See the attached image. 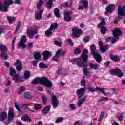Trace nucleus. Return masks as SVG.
<instances>
[{
  "instance_id": "obj_1",
  "label": "nucleus",
  "mask_w": 125,
  "mask_h": 125,
  "mask_svg": "<svg viewBox=\"0 0 125 125\" xmlns=\"http://www.w3.org/2000/svg\"><path fill=\"white\" fill-rule=\"evenodd\" d=\"M87 53H88V50L84 49L82 52V58L73 59L71 60V62L72 63H77V67H79V68H83H83H87V64L83 62H86L87 59H88Z\"/></svg>"
},
{
  "instance_id": "obj_2",
  "label": "nucleus",
  "mask_w": 125,
  "mask_h": 125,
  "mask_svg": "<svg viewBox=\"0 0 125 125\" xmlns=\"http://www.w3.org/2000/svg\"><path fill=\"white\" fill-rule=\"evenodd\" d=\"M31 83L33 85L37 84V83H40V84H43V85L47 86V87H48L49 88L52 87V83H51L50 81L46 78V77H36L31 82Z\"/></svg>"
},
{
  "instance_id": "obj_3",
  "label": "nucleus",
  "mask_w": 125,
  "mask_h": 125,
  "mask_svg": "<svg viewBox=\"0 0 125 125\" xmlns=\"http://www.w3.org/2000/svg\"><path fill=\"white\" fill-rule=\"evenodd\" d=\"M86 90V88L83 87L82 88L79 89L76 91V94L77 95V97L78 98V103H77V106L79 108L82 107V105L83 103H84L86 101V96H83V95L85 93V90Z\"/></svg>"
},
{
  "instance_id": "obj_4",
  "label": "nucleus",
  "mask_w": 125,
  "mask_h": 125,
  "mask_svg": "<svg viewBox=\"0 0 125 125\" xmlns=\"http://www.w3.org/2000/svg\"><path fill=\"white\" fill-rule=\"evenodd\" d=\"M100 19H101L102 21L98 24L97 27L100 29V32L102 35H105L107 32V28L104 26V25H106L105 19L102 17H100Z\"/></svg>"
},
{
  "instance_id": "obj_5",
  "label": "nucleus",
  "mask_w": 125,
  "mask_h": 125,
  "mask_svg": "<svg viewBox=\"0 0 125 125\" xmlns=\"http://www.w3.org/2000/svg\"><path fill=\"white\" fill-rule=\"evenodd\" d=\"M123 34V32L119 28H116L113 31L112 35L113 37L115 39H112L111 42L113 44L116 43L117 42V40H119L120 38H119L121 35Z\"/></svg>"
},
{
  "instance_id": "obj_6",
  "label": "nucleus",
  "mask_w": 125,
  "mask_h": 125,
  "mask_svg": "<svg viewBox=\"0 0 125 125\" xmlns=\"http://www.w3.org/2000/svg\"><path fill=\"white\" fill-rule=\"evenodd\" d=\"M26 42H27V37L26 35H23L21 37V40L18 44V47L20 48H26Z\"/></svg>"
},
{
  "instance_id": "obj_7",
  "label": "nucleus",
  "mask_w": 125,
  "mask_h": 125,
  "mask_svg": "<svg viewBox=\"0 0 125 125\" xmlns=\"http://www.w3.org/2000/svg\"><path fill=\"white\" fill-rule=\"evenodd\" d=\"M26 34L27 37H28L30 39H33V38H34V36L38 34V30L31 27L30 29H27Z\"/></svg>"
},
{
  "instance_id": "obj_8",
  "label": "nucleus",
  "mask_w": 125,
  "mask_h": 125,
  "mask_svg": "<svg viewBox=\"0 0 125 125\" xmlns=\"http://www.w3.org/2000/svg\"><path fill=\"white\" fill-rule=\"evenodd\" d=\"M110 74L112 76H115V75H117L118 77L119 78H122L124 76V73L122 72V71L118 68H116L115 69H112L110 70Z\"/></svg>"
},
{
  "instance_id": "obj_9",
  "label": "nucleus",
  "mask_w": 125,
  "mask_h": 125,
  "mask_svg": "<svg viewBox=\"0 0 125 125\" xmlns=\"http://www.w3.org/2000/svg\"><path fill=\"white\" fill-rule=\"evenodd\" d=\"M118 18H120L121 16L124 17L125 15V5L123 6L122 7L121 5H118Z\"/></svg>"
},
{
  "instance_id": "obj_10",
  "label": "nucleus",
  "mask_w": 125,
  "mask_h": 125,
  "mask_svg": "<svg viewBox=\"0 0 125 125\" xmlns=\"http://www.w3.org/2000/svg\"><path fill=\"white\" fill-rule=\"evenodd\" d=\"M51 100L53 108H54V109H56L59 105V101L57 99V97L55 95H52Z\"/></svg>"
},
{
  "instance_id": "obj_11",
  "label": "nucleus",
  "mask_w": 125,
  "mask_h": 125,
  "mask_svg": "<svg viewBox=\"0 0 125 125\" xmlns=\"http://www.w3.org/2000/svg\"><path fill=\"white\" fill-rule=\"evenodd\" d=\"M72 32L74 38H79L80 35L83 33V31L81 29L76 28H72Z\"/></svg>"
},
{
  "instance_id": "obj_12",
  "label": "nucleus",
  "mask_w": 125,
  "mask_h": 125,
  "mask_svg": "<svg viewBox=\"0 0 125 125\" xmlns=\"http://www.w3.org/2000/svg\"><path fill=\"white\" fill-rule=\"evenodd\" d=\"M115 6L114 4H110L105 9V14L113 13V11H115Z\"/></svg>"
},
{
  "instance_id": "obj_13",
  "label": "nucleus",
  "mask_w": 125,
  "mask_h": 125,
  "mask_svg": "<svg viewBox=\"0 0 125 125\" xmlns=\"http://www.w3.org/2000/svg\"><path fill=\"white\" fill-rule=\"evenodd\" d=\"M92 54L93 56L94 59H95V60L97 62V63H99V64L101 63V61H102V58L101 57V55H100V53L96 52Z\"/></svg>"
},
{
  "instance_id": "obj_14",
  "label": "nucleus",
  "mask_w": 125,
  "mask_h": 125,
  "mask_svg": "<svg viewBox=\"0 0 125 125\" xmlns=\"http://www.w3.org/2000/svg\"><path fill=\"white\" fill-rule=\"evenodd\" d=\"M42 54L43 55V59L44 61H46L51 56V52L47 50L43 52Z\"/></svg>"
},
{
  "instance_id": "obj_15",
  "label": "nucleus",
  "mask_w": 125,
  "mask_h": 125,
  "mask_svg": "<svg viewBox=\"0 0 125 125\" xmlns=\"http://www.w3.org/2000/svg\"><path fill=\"white\" fill-rule=\"evenodd\" d=\"M15 65L16 69H17V71H19V72H21V71H22V63H21L20 60H17Z\"/></svg>"
},
{
  "instance_id": "obj_16",
  "label": "nucleus",
  "mask_w": 125,
  "mask_h": 125,
  "mask_svg": "<svg viewBox=\"0 0 125 125\" xmlns=\"http://www.w3.org/2000/svg\"><path fill=\"white\" fill-rule=\"evenodd\" d=\"M15 115L13 113V110L11 108H9L8 114V121H10L11 120H13V118Z\"/></svg>"
},
{
  "instance_id": "obj_17",
  "label": "nucleus",
  "mask_w": 125,
  "mask_h": 125,
  "mask_svg": "<svg viewBox=\"0 0 125 125\" xmlns=\"http://www.w3.org/2000/svg\"><path fill=\"white\" fill-rule=\"evenodd\" d=\"M7 119V113L5 112H2L0 114V121L1 122H3L4 120Z\"/></svg>"
},
{
  "instance_id": "obj_18",
  "label": "nucleus",
  "mask_w": 125,
  "mask_h": 125,
  "mask_svg": "<svg viewBox=\"0 0 125 125\" xmlns=\"http://www.w3.org/2000/svg\"><path fill=\"white\" fill-rule=\"evenodd\" d=\"M43 13V9L40 10L39 12L35 13V18L37 20H41L42 19V15Z\"/></svg>"
},
{
  "instance_id": "obj_19",
  "label": "nucleus",
  "mask_w": 125,
  "mask_h": 125,
  "mask_svg": "<svg viewBox=\"0 0 125 125\" xmlns=\"http://www.w3.org/2000/svg\"><path fill=\"white\" fill-rule=\"evenodd\" d=\"M50 109H51V106H46L45 108L42 111V114L43 115H46V114H48V113H49V111H50Z\"/></svg>"
},
{
  "instance_id": "obj_20",
  "label": "nucleus",
  "mask_w": 125,
  "mask_h": 125,
  "mask_svg": "<svg viewBox=\"0 0 125 125\" xmlns=\"http://www.w3.org/2000/svg\"><path fill=\"white\" fill-rule=\"evenodd\" d=\"M64 19L65 22H71V21H72V18H71V16L65 13H64Z\"/></svg>"
},
{
  "instance_id": "obj_21",
  "label": "nucleus",
  "mask_w": 125,
  "mask_h": 125,
  "mask_svg": "<svg viewBox=\"0 0 125 125\" xmlns=\"http://www.w3.org/2000/svg\"><path fill=\"white\" fill-rule=\"evenodd\" d=\"M109 57L111 60H113V61L115 62H119V61H120V59H119L117 56H114L113 54H110Z\"/></svg>"
},
{
  "instance_id": "obj_22",
  "label": "nucleus",
  "mask_w": 125,
  "mask_h": 125,
  "mask_svg": "<svg viewBox=\"0 0 125 125\" xmlns=\"http://www.w3.org/2000/svg\"><path fill=\"white\" fill-rule=\"evenodd\" d=\"M89 66L90 69L96 70H98V67L99 65H98V64L91 63H90Z\"/></svg>"
},
{
  "instance_id": "obj_23",
  "label": "nucleus",
  "mask_w": 125,
  "mask_h": 125,
  "mask_svg": "<svg viewBox=\"0 0 125 125\" xmlns=\"http://www.w3.org/2000/svg\"><path fill=\"white\" fill-rule=\"evenodd\" d=\"M8 7H9L5 5V4L3 5L2 4L0 10L1 11H3L4 12H7L8 11Z\"/></svg>"
},
{
  "instance_id": "obj_24",
  "label": "nucleus",
  "mask_w": 125,
  "mask_h": 125,
  "mask_svg": "<svg viewBox=\"0 0 125 125\" xmlns=\"http://www.w3.org/2000/svg\"><path fill=\"white\" fill-rule=\"evenodd\" d=\"M108 49H109V48H108V46L107 45L103 46V47H100V51H101L102 53H104V52H106V51H107Z\"/></svg>"
},
{
  "instance_id": "obj_25",
  "label": "nucleus",
  "mask_w": 125,
  "mask_h": 125,
  "mask_svg": "<svg viewBox=\"0 0 125 125\" xmlns=\"http://www.w3.org/2000/svg\"><path fill=\"white\" fill-rule=\"evenodd\" d=\"M54 15H55L56 17H57V18H60V13L59 9H58V8H56L54 9Z\"/></svg>"
},
{
  "instance_id": "obj_26",
  "label": "nucleus",
  "mask_w": 125,
  "mask_h": 125,
  "mask_svg": "<svg viewBox=\"0 0 125 125\" xmlns=\"http://www.w3.org/2000/svg\"><path fill=\"white\" fill-rule=\"evenodd\" d=\"M6 52H2L0 54L1 58H4V60H7V59H8V55Z\"/></svg>"
},
{
  "instance_id": "obj_27",
  "label": "nucleus",
  "mask_w": 125,
  "mask_h": 125,
  "mask_svg": "<svg viewBox=\"0 0 125 125\" xmlns=\"http://www.w3.org/2000/svg\"><path fill=\"white\" fill-rule=\"evenodd\" d=\"M53 0H49V1L47 2V8L48 9H51L52 8V6L53 5Z\"/></svg>"
},
{
  "instance_id": "obj_28",
  "label": "nucleus",
  "mask_w": 125,
  "mask_h": 125,
  "mask_svg": "<svg viewBox=\"0 0 125 125\" xmlns=\"http://www.w3.org/2000/svg\"><path fill=\"white\" fill-rule=\"evenodd\" d=\"M0 50L1 52H6V51H7V47L4 45L0 44Z\"/></svg>"
},
{
  "instance_id": "obj_29",
  "label": "nucleus",
  "mask_w": 125,
  "mask_h": 125,
  "mask_svg": "<svg viewBox=\"0 0 125 125\" xmlns=\"http://www.w3.org/2000/svg\"><path fill=\"white\" fill-rule=\"evenodd\" d=\"M81 2L86 9L88 8V2L86 0H82Z\"/></svg>"
},
{
  "instance_id": "obj_30",
  "label": "nucleus",
  "mask_w": 125,
  "mask_h": 125,
  "mask_svg": "<svg viewBox=\"0 0 125 125\" xmlns=\"http://www.w3.org/2000/svg\"><path fill=\"white\" fill-rule=\"evenodd\" d=\"M14 2H13V0H5L4 2V4H5L6 5H7V6H8L9 7L10 5H12V4H13Z\"/></svg>"
},
{
  "instance_id": "obj_31",
  "label": "nucleus",
  "mask_w": 125,
  "mask_h": 125,
  "mask_svg": "<svg viewBox=\"0 0 125 125\" xmlns=\"http://www.w3.org/2000/svg\"><path fill=\"white\" fill-rule=\"evenodd\" d=\"M45 35L47 38H49L52 35V31L49 28L45 32Z\"/></svg>"
},
{
  "instance_id": "obj_32",
  "label": "nucleus",
  "mask_w": 125,
  "mask_h": 125,
  "mask_svg": "<svg viewBox=\"0 0 125 125\" xmlns=\"http://www.w3.org/2000/svg\"><path fill=\"white\" fill-rule=\"evenodd\" d=\"M39 67L40 69H47L48 66L46 64H44L43 62H41L39 64Z\"/></svg>"
},
{
  "instance_id": "obj_33",
  "label": "nucleus",
  "mask_w": 125,
  "mask_h": 125,
  "mask_svg": "<svg viewBox=\"0 0 125 125\" xmlns=\"http://www.w3.org/2000/svg\"><path fill=\"white\" fill-rule=\"evenodd\" d=\"M96 90H98V91H101L102 93L104 94V95H106L107 93L105 92V90H104V88H100L98 86L96 87Z\"/></svg>"
},
{
  "instance_id": "obj_34",
  "label": "nucleus",
  "mask_w": 125,
  "mask_h": 125,
  "mask_svg": "<svg viewBox=\"0 0 125 125\" xmlns=\"http://www.w3.org/2000/svg\"><path fill=\"white\" fill-rule=\"evenodd\" d=\"M13 80L15 81V83H19L20 80H19V75L18 74H15L13 77Z\"/></svg>"
},
{
  "instance_id": "obj_35",
  "label": "nucleus",
  "mask_w": 125,
  "mask_h": 125,
  "mask_svg": "<svg viewBox=\"0 0 125 125\" xmlns=\"http://www.w3.org/2000/svg\"><path fill=\"white\" fill-rule=\"evenodd\" d=\"M90 49L91 50V53L92 54H94L95 53V50L96 49V47H95V45L93 44L90 47Z\"/></svg>"
},
{
  "instance_id": "obj_36",
  "label": "nucleus",
  "mask_w": 125,
  "mask_h": 125,
  "mask_svg": "<svg viewBox=\"0 0 125 125\" xmlns=\"http://www.w3.org/2000/svg\"><path fill=\"white\" fill-rule=\"evenodd\" d=\"M58 27V24L56 23H53V24H51L50 28L49 30H55L56 29H57Z\"/></svg>"
},
{
  "instance_id": "obj_37",
  "label": "nucleus",
  "mask_w": 125,
  "mask_h": 125,
  "mask_svg": "<svg viewBox=\"0 0 125 125\" xmlns=\"http://www.w3.org/2000/svg\"><path fill=\"white\" fill-rule=\"evenodd\" d=\"M31 77V73H30L29 71H26L24 73V79L26 80L29 79Z\"/></svg>"
},
{
  "instance_id": "obj_38",
  "label": "nucleus",
  "mask_w": 125,
  "mask_h": 125,
  "mask_svg": "<svg viewBox=\"0 0 125 125\" xmlns=\"http://www.w3.org/2000/svg\"><path fill=\"white\" fill-rule=\"evenodd\" d=\"M7 18L10 24H12L13 23V21L15 20V17H7Z\"/></svg>"
},
{
  "instance_id": "obj_39",
  "label": "nucleus",
  "mask_w": 125,
  "mask_h": 125,
  "mask_svg": "<svg viewBox=\"0 0 125 125\" xmlns=\"http://www.w3.org/2000/svg\"><path fill=\"white\" fill-rule=\"evenodd\" d=\"M43 4H44V3L43 2V1L42 0H39V3L37 4V8H38V9H41L42 5H43Z\"/></svg>"
},
{
  "instance_id": "obj_40",
  "label": "nucleus",
  "mask_w": 125,
  "mask_h": 125,
  "mask_svg": "<svg viewBox=\"0 0 125 125\" xmlns=\"http://www.w3.org/2000/svg\"><path fill=\"white\" fill-rule=\"evenodd\" d=\"M21 27V22L19 21L18 22L17 24L16 29V30L15 31V34H16V33H17L19 31Z\"/></svg>"
},
{
  "instance_id": "obj_41",
  "label": "nucleus",
  "mask_w": 125,
  "mask_h": 125,
  "mask_svg": "<svg viewBox=\"0 0 125 125\" xmlns=\"http://www.w3.org/2000/svg\"><path fill=\"white\" fill-rule=\"evenodd\" d=\"M24 97L26 99H31L32 98V94L29 92L25 93Z\"/></svg>"
},
{
  "instance_id": "obj_42",
  "label": "nucleus",
  "mask_w": 125,
  "mask_h": 125,
  "mask_svg": "<svg viewBox=\"0 0 125 125\" xmlns=\"http://www.w3.org/2000/svg\"><path fill=\"white\" fill-rule=\"evenodd\" d=\"M83 73L85 76H88L90 72L87 70V67H84L83 68Z\"/></svg>"
},
{
  "instance_id": "obj_43",
  "label": "nucleus",
  "mask_w": 125,
  "mask_h": 125,
  "mask_svg": "<svg viewBox=\"0 0 125 125\" xmlns=\"http://www.w3.org/2000/svg\"><path fill=\"white\" fill-rule=\"evenodd\" d=\"M34 57L36 60H39L41 59V54L40 53H36L34 55Z\"/></svg>"
},
{
  "instance_id": "obj_44",
  "label": "nucleus",
  "mask_w": 125,
  "mask_h": 125,
  "mask_svg": "<svg viewBox=\"0 0 125 125\" xmlns=\"http://www.w3.org/2000/svg\"><path fill=\"white\" fill-rule=\"evenodd\" d=\"M16 72L15 71V69L10 68V74L11 77H13L14 75H15Z\"/></svg>"
},
{
  "instance_id": "obj_45",
  "label": "nucleus",
  "mask_w": 125,
  "mask_h": 125,
  "mask_svg": "<svg viewBox=\"0 0 125 125\" xmlns=\"http://www.w3.org/2000/svg\"><path fill=\"white\" fill-rule=\"evenodd\" d=\"M104 115H105V112L103 111L101 113V114L100 115L99 119V122H101V121H102V119H103Z\"/></svg>"
},
{
  "instance_id": "obj_46",
  "label": "nucleus",
  "mask_w": 125,
  "mask_h": 125,
  "mask_svg": "<svg viewBox=\"0 0 125 125\" xmlns=\"http://www.w3.org/2000/svg\"><path fill=\"white\" fill-rule=\"evenodd\" d=\"M42 100L44 105H45L46 104V101H47V97L45 96H42Z\"/></svg>"
},
{
  "instance_id": "obj_47",
  "label": "nucleus",
  "mask_w": 125,
  "mask_h": 125,
  "mask_svg": "<svg viewBox=\"0 0 125 125\" xmlns=\"http://www.w3.org/2000/svg\"><path fill=\"white\" fill-rule=\"evenodd\" d=\"M25 89L26 88H25V87H21L19 89V92L18 93V95H20V93H21V92L25 91Z\"/></svg>"
},
{
  "instance_id": "obj_48",
  "label": "nucleus",
  "mask_w": 125,
  "mask_h": 125,
  "mask_svg": "<svg viewBox=\"0 0 125 125\" xmlns=\"http://www.w3.org/2000/svg\"><path fill=\"white\" fill-rule=\"evenodd\" d=\"M14 106H15L16 109L17 110V111H18L19 112H20V113H21V109H20V107H19V106L17 105V103L14 102Z\"/></svg>"
},
{
  "instance_id": "obj_49",
  "label": "nucleus",
  "mask_w": 125,
  "mask_h": 125,
  "mask_svg": "<svg viewBox=\"0 0 125 125\" xmlns=\"http://www.w3.org/2000/svg\"><path fill=\"white\" fill-rule=\"evenodd\" d=\"M54 43L55 45H57V46H61V45H62V43H61V42L56 40L55 41Z\"/></svg>"
},
{
  "instance_id": "obj_50",
  "label": "nucleus",
  "mask_w": 125,
  "mask_h": 125,
  "mask_svg": "<svg viewBox=\"0 0 125 125\" xmlns=\"http://www.w3.org/2000/svg\"><path fill=\"white\" fill-rule=\"evenodd\" d=\"M16 40V37H15L12 42V50H14V43H15V41Z\"/></svg>"
},
{
  "instance_id": "obj_51",
  "label": "nucleus",
  "mask_w": 125,
  "mask_h": 125,
  "mask_svg": "<svg viewBox=\"0 0 125 125\" xmlns=\"http://www.w3.org/2000/svg\"><path fill=\"white\" fill-rule=\"evenodd\" d=\"M22 119L23 120V121H31V119H30V118L27 115H24L22 117Z\"/></svg>"
},
{
  "instance_id": "obj_52",
  "label": "nucleus",
  "mask_w": 125,
  "mask_h": 125,
  "mask_svg": "<svg viewBox=\"0 0 125 125\" xmlns=\"http://www.w3.org/2000/svg\"><path fill=\"white\" fill-rule=\"evenodd\" d=\"M31 64L34 67H36V66H38V61L34 60V61H32Z\"/></svg>"
},
{
  "instance_id": "obj_53",
  "label": "nucleus",
  "mask_w": 125,
  "mask_h": 125,
  "mask_svg": "<svg viewBox=\"0 0 125 125\" xmlns=\"http://www.w3.org/2000/svg\"><path fill=\"white\" fill-rule=\"evenodd\" d=\"M63 120H64V119L62 117H60L56 119V124H57L58 123H61V122H62V121H63Z\"/></svg>"
},
{
  "instance_id": "obj_54",
  "label": "nucleus",
  "mask_w": 125,
  "mask_h": 125,
  "mask_svg": "<svg viewBox=\"0 0 125 125\" xmlns=\"http://www.w3.org/2000/svg\"><path fill=\"white\" fill-rule=\"evenodd\" d=\"M81 84L82 86H85V80L84 79H82L81 81Z\"/></svg>"
},
{
  "instance_id": "obj_55",
  "label": "nucleus",
  "mask_w": 125,
  "mask_h": 125,
  "mask_svg": "<svg viewBox=\"0 0 125 125\" xmlns=\"http://www.w3.org/2000/svg\"><path fill=\"white\" fill-rule=\"evenodd\" d=\"M81 50L79 48H76L74 50V53L75 54H81Z\"/></svg>"
},
{
  "instance_id": "obj_56",
  "label": "nucleus",
  "mask_w": 125,
  "mask_h": 125,
  "mask_svg": "<svg viewBox=\"0 0 125 125\" xmlns=\"http://www.w3.org/2000/svg\"><path fill=\"white\" fill-rule=\"evenodd\" d=\"M90 38L89 37V36H86L84 39H83V41L85 42H89V40H90Z\"/></svg>"
},
{
  "instance_id": "obj_57",
  "label": "nucleus",
  "mask_w": 125,
  "mask_h": 125,
  "mask_svg": "<svg viewBox=\"0 0 125 125\" xmlns=\"http://www.w3.org/2000/svg\"><path fill=\"white\" fill-rule=\"evenodd\" d=\"M69 107L71 110H76V106H75V104H71L69 105Z\"/></svg>"
},
{
  "instance_id": "obj_58",
  "label": "nucleus",
  "mask_w": 125,
  "mask_h": 125,
  "mask_svg": "<svg viewBox=\"0 0 125 125\" xmlns=\"http://www.w3.org/2000/svg\"><path fill=\"white\" fill-rule=\"evenodd\" d=\"M96 89H94L93 87H89L88 88V90L90 91V92H95V90Z\"/></svg>"
},
{
  "instance_id": "obj_59",
  "label": "nucleus",
  "mask_w": 125,
  "mask_h": 125,
  "mask_svg": "<svg viewBox=\"0 0 125 125\" xmlns=\"http://www.w3.org/2000/svg\"><path fill=\"white\" fill-rule=\"evenodd\" d=\"M68 43L69 45L73 46L74 45V42H72V40H71L70 39H68L67 40Z\"/></svg>"
},
{
  "instance_id": "obj_60",
  "label": "nucleus",
  "mask_w": 125,
  "mask_h": 125,
  "mask_svg": "<svg viewBox=\"0 0 125 125\" xmlns=\"http://www.w3.org/2000/svg\"><path fill=\"white\" fill-rule=\"evenodd\" d=\"M58 57H59L55 55V56H54L53 58V60H54V61H56V62H58Z\"/></svg>"
},
{
  "instance_id": "obj_61",
  "label": "nucleus",
  "mask_w": 125,
  "mask_h": 125,
  "mask_svg": "<svg viewBox=\"0 0 125 125\" xmlns=\"http://www.w3.org/2000/svg\"><path fill=\"white\" fill-rule=\"evenodd\" d=\"M60 54H61V50H58L56 52V55L58 56L59 57L60 56Z\"/></svg>"
},
{
  "instance_id": "obj_62",
  "label": "nucleus",
  "mask_w": 125,
  "mask_h": 125,
  "mask_svg": "<svg viewBox=\"0 0 125 125\" xmlns=\"http://www.w3.org/2000/svg\"><path fill=\"white\" fill-rule=\"evenodd\" d=\"M34 108L35 110H39V109H41V104H36L34 106Z\"/></svg>"
},
{
  "instance_id": "obj_63",
  "label": "nucleus",
  "mask_w": 125,
  "mask_h": 125,
  "mask_svg": "<svg viewBox=\"0 0 125 125\" xmlns=\"http://www.w3.org/2000/svg\"><path fill=\"white\" fill-rule=\"evenodd\" d=\"M110 62L109 61H107V62H106L104 64V67H108V66H110Z\"/></svg>"
},
{
  "instance_id": "obj_64",
  "label": "nucleus",
  "mask_w": 125,
  "mask_h": 125,
  "mask_svg": "<svg viewBox=\"0 0 125 125\" xmlns=\"http://www.w3.org/2000/svg\"><path fill=\"white\" fill-rule=\"evenodd\" d=\"M33 45H34V43H30L28 44V49H32V48H33Z\"/></svg>"
}]
</instances>
